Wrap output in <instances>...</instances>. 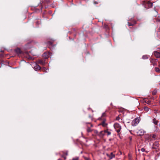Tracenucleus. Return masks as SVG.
<instances>
[{
	"label": "nucleus",
	"instance_id": "nucleus-1",
	"mask_svg": "<svg viewBox=\"0 0 160 160\" xmlns=\"http://www.w3.org/2000/svg\"><path fill=\"white\" fill-rule=\"evenodd\" d=\"M88 111H91L92 113H93L94 111L90 108H89L88 109ZM94 119L93 114H92L91 115H89L88 117L86 119L84 123L86 124H90L91 127H93V125L92 124V122Z\"/></svg>",
	"mask_w": 160,
	"mask_h": 160
},
{
	"label": "nucleus",
	"instance_id": "nucleus-2",
	"mask_svg": "<svg viewBox=\"0 0 160 160\" xmlns=\"http://www.w3.org/2000/svg\"><path fill=\"white\" fill-rule=\"evenodd\" d=\"M106 113L105 112H103L102 113L101 117L99 118L98 119L99 120L102 121L100 124V125H101L103 127H105L108 125V124L105 123V121H106L105 117H106Z\"/></svg>",
	"mask_w": 160,
	"mask_h": 160
},
{
	"label": "nucleus",
	"instance_id": "nucleus-3",
	"mask_svg": "<svg viewBox=\"0 0 160 160\" xmlns=\"http://www.w3.org/2000/svg\"><path fill=\"white\" fill-rule=\"evenodd\" d=\"M142 4L147 9L152 8V3L149 1H143L142 2Z\"/></svg>",
	"mask_w": 160,
	"mask_h": 160
},
{
	"label": "nucleus",
	"instance_id": "nucleus-4",
	"mask_svg": "<svg viewBox=\"0 0 160 160\" xmlns=\"http://www.w3.org/2000/svg\"><path fill=\"white\" fill-rule=\"evenodd\" d=\"M54 42V40H51L50 41H48L46 43L47 46L50 49H53L55 46V45L53 44Z\"/></svg>",
	"mask_w": 160,
	"mask_h": 160
},
{
	"label": "nucleus",
	"instance_id": "nucleus-5",
	"mask_svg": "<svg viewBox=\"0 0 160 160\" xmlns=\"http://www.w3.org/2000/svg\"><path fill=\"white\" fill-rule=\"evenodd\" d=\"M136 23L137 22L136 20L132 18H131L128 20V24L129 26H133L135 25Z\"/></svg>",
	"mask_w": 160,
	"mask_h": 160
},
{
	"label": "nucleus",
	"instance_id": "nucleus-6",
	"mask_svg": "<svg viewBox=\"0 0 160 160\" xmlns=\"http://www.w3.org/2000/svg\"><path fill=\"white\" fill-rule=\"evenodd\" d=\"M114 128L115 129L116 131L118 133L120 132L121 129V127L119 123H115L114 124Z\"/></svg>",
	"mask_w": 160,
	"mask_h": 160
},
{
	"label": "nucleus",
	"instance_id": "nucleus-7",
	"mask_svg": "<svg viewBox=\"0 0 160 160\" xmlns=\"http://www.w3.org/2000/svg\"><path fill=\"white\" fill-rule=\"evenodd\" d=\"M139 122V119L138 118H135L133 120L132 122V126H137Z\"/></svg>",
	"mask_w": 160,
	"mask_h": 160
},
{
	"label": "nucleus",
	"instance_id": "nucleus-8",
	"mask_svg": "<svg viewBox=\"0 0 160 160\" xmlns=\"http://www.w3.org/2000/svg\"><path fill=\"white\" fill-rule=\"evenodd\" d=\"M51 54L50 52H45L42 54V57L45 59H48L51 55Z\"/></svg>",
	"mask_w": 160,
	"mask_h": 160
},
{
	"label": "nucleus",
	"instance_id": "nucleus-9",
	"mask_svg": "<svg viewBox=\"0 0 160 160\" xmlns=\"http://www.w3.org/2000/svg\"><path fill=\"white\" fill-rule=\"evenodd\" d=\"M151 63H152L153 65H157V62L158 60L157 59H155L153 58H151L150 59Z\"/></svg>",
	"mask_w": 160,
	"mask_h": 160
},
{
	"label": "nucleus",
	"instance_id": "nucleus-10",
	"mask_svg": "<svg viewBox=\"0 0 160 160\" xmlns=\"http://www.w3.org/2000/svg\"><path fill=\"white\" fill-rule=\"evenodd\" d=\"M159 146V142L158 141H156L153 144L152 147V148L154 149H157Z\"/></svg>",
	"mask_w": 160,
	"mask_h": 160
},
{
	"label": "nucleus",
	"instance_id": "nucleus-11",
	"mask_svg": "<svg viewBox=\"0 0 160 160\" xmlns=\"http://www.w3.org/2000/svg\"><path fill=\"white\" fill-rule=\"evenodd\" d=\"M145 132L143 130L141 129L137 132V134L138 136H142Z\"/></svg>",
	"mask_w": 160,
	"mask_h": 160
},
{
	"label": "nucleus",
	"instance_id": "nucleus-12",
	"mask_svg": "<svg viewBox=\"0 0 160 160\" xmlns=\"http://www.w3.org/2000/svg\"><path fill=\"white\" fill-rule=\"evenodd\" d=\"M106 155L110 159H112V158H115V155L113 154V152H111L110 154L107 153L106 154Z\"/></svg>",
	"mask_w": 160,
	"mask_h": 160
},
{
	"label": "nucleus",
	"instance_id": "nucleus-13",
	"mask_svg": "<svg viewBox=\"0 0 160 160\" xmlns=\"http://www.w3.org/2000/svg\"><path fill=\"white\" fill-rule=\"evenodd\" d=\"M15 52L18 55L23 53V52L19 48L16 49Z\"/></svg>",
	"mask_w": 160,
	"mask_h": 160
},
{
	"label": "nucleus",
	"instance_id": "nucleus-14",
	"mask_svg": "<svg viewBox=\"0 0 160 160\" xmlns=\"http://www.w3.org/2000/svg\"><path fill=\"white\" fill-rule=\"evenodd\" d=\"M153 54L156 58H160V52L157 51H154L153 52Z\"/></svg>",
	"mask_w": 160,
	"mask_h": 160
},
{
	"label": "nucleus",
	"instance_id": "nucleus-15",
	"mask_svg": "<svg viewBox=\"0 0 160 160\" xmlns=\"http://www.w3.org/2000/svg\"><path fill=\"white\" fill-rule=\"evenodd\" d=\"M105 132H104V130L102 131L99 133L98 134V135L100 137H102L105 135Z\"/></svg>",
	"mask_w": 160,
	"mask_h": 160
},
{
	"label": "nucleus",
	"instance_id": "nucleus-16",
	"mask_svg": "<svg viewBox=\"0 0 160 160\" xmlns=\"http://www.w3.org/2000/svg\"><path fill=\"white\" fill-rule=\"evenodd\" d=\"M34 69L35 70L38 71L39 70H40L41 67L38 64H36V65L34 67Z\"/></svg>",
	"mask_w": 160,
	"mask_h": 160
},
{
	"label": "nucleus",
	"instance_id": "nucleus-17",
	"mask_svg": "<svg viewBox=\"0 0 160 160\" xmlns=\"http://www.w3.org/2000/svg\"><path fill=\"white\" fill-rule=\"evenodd\" d=\"M38 63L41 65H44L45 64V62L43 60H39L38 61Z\"/></svg>",
	"mask_w": 160,
	"mask_h": 160
},
{
	"label": "nucleus",
	"instance_id": "nucleus-18",
	"mask_svg": "<svg viewBox=\"0 0 160 160\" xmlns=\"http://www.w3.org/2000/svg\"><path fill=\"white\" fill-rule=\"evenodd\" d=\"M104 132L105 133H107L108 136H109L111 135V132L108 131V129H106L104 130Z\"/></svg>",
	"mask_w": 160,
	"mask_h": 160
},
{
	"label": "nucleus",
	"instance_id": "nucleus-19",
	"mask_svg": "<svg viewBox=\"0 0 160 160\" xmlns=\"http://www.w3.org/2000/svg\"><path fill=\"white\" fill-rule=\"evenodd\" d=\"M87 132H91L92 131V130L91 129L90 127H89L88 125L87 126Z\"/></svg>",
	"mask_w": 160,
	"mask_h": 160
},
{
	"label": "nucleus",
	"instance_id": "nucleus-20",
	"mask_svg": "<svg viewBox=\"0 0 160 160\" xmlns=\"http://www.w3.org/2000/svg\"><path fill=\"white\" fill-rule=\"evenodd\" d=\"M153 122L155 124L158 125V121L156 120V119L154 118L153 119Z\"/></svg>",
	"mask_w": 160,
	"mask_h": 160
},
{
	"label": "nucleus",
	"instance_id": "nucleus-21",
	"mask_svg": "<svg viewBox=\"0 0 160 160\" xmlns=\"http://www.w3.org/2000/svg\"><path fill=\"white\" fill-rule=\"evenodd\" d=\"M142 58L143 59H145L148 58V57L147 55H143L142 57Z\"/></svg>",
	"mask_w": 160,
	"mask_h": 160
},
{
	"label": "nucleus",
	"instance_id": "nucleus-22",
	"mask_svg": "<svg viewBox=\"0 0 160 160\" xmlns=\"http://www.w3.org/2000/svg\"><path fill=\"white\" fill-rule=\"evenodd\" d=\"M155 71L158 72H160V69L157 67L155 68Z\"/></svg>",
	"mask_w": 160,
	"mask_h": 160
},
{
	"label": "nucleus",
	"instance_id": "nucleus-23",
	"mask_svg": "<svg viewBox=\"0 0 160 160\" xmlns=\"http://www.w3.org/2000/svg\"><path fill=\"white\" fill-rule=\"evenodd\" d=\"M50 2V0H44L43 2L44 3H48Z\"/></svg>",
	"mask_w": 160,
	"mask_h": 160
},
{
	"label": "nucleus",
	"instance_id": "nucleus-24",
	"mask_svg": "<svg viewBox=\"0 0 160 160\" xmlns=\"http://www.w3.org/2000/svg\"><path fill=\"white\" fill-rule=\"evenodd\" d=\"M144 110L146 112H148L149 110V108L147 107H145L144 108Z\"/></svg>",
	"mask_w": 160,
	"mask_h": 160
},
{
	"label": "nucleus",
	"instance_id": "nucleus-25",
	"mask_svg": "<svg viewBox=\"0 0 160 160\" xmlns=\"http://www.w3.org/2000/svg\"><path fill=\"white\" fill-rule=\"evenodd\" d=\"M157 91L156 90H154L152 92V94L153 95H155L156 93H157Z\"/></svg>",
	"mask_w": 160,
	"mask_h": 160
},
{
	"label": "nucleus",
	"instance_id": "nucleus-26",
	"mask_svg": "<svg viewBox=\"0 0 160 160\" xmlns=\"http://www.w3.org/2000/svg\"><path fill=\"white\" fill-rule=\"evenodd\" d=\"M79 158L78 157H75L74 158H73L72 160H79Z\"/></svg>",
	"mask_w": 160,
	"mask_h": 160
},
{
	"label": "nucleus",
	"instance_id": "nucleus-27",
	"mask_svg": "<svg viewBox=\"0 0 160 160\" xmlns=\"http://www.w3.org/2000/svg\"><path fill=\"white\" fill-rule=\"evenodd\" d=\"M40 23V22L39 21H37L36 22V25L38 27Z\"/></svg>",
	"mask_w": 160,
	"mask_h": 160
},
{
	"label": "nucleus",
	"instance_id": "nucleus-28",
	"mask_svg": "<svg viewBox=\"0 0 160 160\" xmlns=\"http://www.w3.org/2000/svg\"><path fill=\"white\" fill-rule=\"evenodd\" d=\"M145 102L147 103L148 104H150V102H151L150 101L148 100H146L145 101Z\"/></svg>",
	"mask_w": 160,
	"mask_h": 160
},
{
	"label": "nucleus",
	"instance_id": "nucleus-29",
	"mask_svg": "<svg viewBox=\"0 0 160 160\" xmlns=\"http://www.w3.org/2000/svg\"><path fill=\"white\" fill-rule=\"evenodd\" d=\"M83 157L85 160H90V158L88 157H86L84 156H83Z\"/></svg>",
	"mask_w": 160,
	"mask_h": 160
},
{
	"label": "nucleus",
	"instance_id": "nucleus-30",
	"mask_svg": "<svg viewBox=\"0 0 160 160\" xmlns=\"http://www.w3.org/2000/svg\"><path fill=\"white\" fill-rule=\"evenodd\" d=\"M94 133L96 134H97V135H98V134L99 133L98 132V131L96 130H94Z\"/></svg>",
	"mask_w": 160,
	"mask_h": 160
},
{
	"label": "nucleus",
	"instance_id": "nucleus-31",
	"mask_svg": "<svg viewBox=\"0 0 160 160\" xmlns=\"http://www.w3.org/2000/svg\"><path fill=\"white\" fill-rule=\"evenodd\" d=\"M27 58L29 59H32V57L30 56L29 55H28L27 57Z\"/></svg>",
	"mask_w": 160,
	"mask_h": 160
},
{
	"label": "nucleus",
	"instance_id": "nucleus-32",
	"mask_svg": "<svg viewBox=\"0 0 160 160\" xmlns=\"http://www.w3.org/2000/svg\"><path fill=\"white\" fill-rule=\"evenodd\" d=\"M141 151L142 152H147L146 151H145V149H144V148H142L141 149Z\"/></svg>",
	"mask_w": 160,
	"mask_h": 160
},
{
	"label": "nucleus",
	"instance_id": "nucleus-33",
	"mask_svg": "<svg viewBox=\"0 0 160 160\" xmlns=\"http://www.w3.org/2000/svg\"><path fill=\"white\" fill-rule=\"evenodd\" d=\"M120 119V117L119 116H118L116 118V120H119Z\"/></svg>",
	"mask_w": 160,
	"mask_h": 160
},
{
	"label": "nucleus",
	"instance_id": "nucleus-34",
	"mask_svg": "<svg viewBox=\"0 0 160 160\" xmlns=\"http://www.w3.org/2000/svg\"><path fill=\"white\" fill-rule=\"evenodd\" d=\"M152 137L153 138H156V135H153Z\"/></svg>",
	"mask_w": 160,
	"mask_h": 160
},
{
	"label": "nucleus",
	"instance_id": "nucleus-35",
	"mask_svg": "<svg viewBox=\"0 0 160 160\" xmlns=\"http://www.w3.org/2000/svg\"><path fill=\"white\" fill-rule=\"evenodd\" d=\"M156 21L157 22H160V19L157 18L156 19Z\"/></svg>",
	"mask_w": 160,
	"mask_h": 160
},
{
	"label": "nucleus",
	"instance_id": "nucleus-36",
	"mask_svg": "<svg viewBox=\"0 0 160 160\" xmlns=\"http://www.w3.org/2000/svg\"><path fill=\"white\" fill-rule=\"evenodd\" d=\"M129 139L131 141L132 139V138L131 137H129Z\"/></svg>",
	"mask_w": 160,
	"mask_h": 160
},
{
	"label": "nucleus",
	"instance_id": "nucleus-37",
	"mask_svg": "<svg viewBox=\"0 0 160 160\" xmlns=\"http://www.w3.org/2000/svg\"><path fill=\"white\" fill-rule=\"evenodd\" d=\"M118 136L120 137V133L119 132V133H118Z\"/></svg>",
	"mask_w": 160,
	"mask_h": 160
},
{
	"label": "nucleus",
	"instance_id": "nucleus-38",
	"mask_svg": "<svg viewBox=\"0 0 160 160\" xmlns=\"http://www.w3.org/2000/svg\"><path fill=\"white\" fill-rule=\"evenodd\" d=\"M158 63L159 64V65H158V66L160 68V62H158Z\"/></svg>",
	"mask_w": 160,
	"mask_h": 160
},
{
	"label": "nucleus",
	"instance_id": "nucleus-39",
	"mask_svg": "<svg viewBox=\"0 0 160 160\" xmlns=\"http://www.w3.org/2000/svg\"><path fill=\"white\" fill-rule=\"evenodd\" d=\"M94 3L95 4H98V3L97 2H94Z\"/></svg>",
	"mask_w": 160,
	"mask_h": 160
},
{
	"label": "nucleus",
	"instance_id": "nucleus-40",
	"mask_svg": "<svg viewBox=\"0 0 160 160\" xmlns=\"http://www.w3.org/2000/svg\"><path fill=\"white\" fill-rule=\"evenodd\" d=\"M137 19L138 21H141V19H138L137 18Z\"/></svg>",
	"mask_w": 160,
	"mask_h": 160
},
{
	"label": "nucleus",
	"instance_id": "nucleus-41",
	"mask_svg": "<svg viewBox=\"0 0 160 160\" xmlns=\"http://www.w3.org/2000/svg\"><path fill=\"white\" fill-rule=\"evenodd\" d=\"M42 7H41V8H40V10H41V11L42 10Z\"/></svg>",
	"mask_w": 160,
	"mask_h": 160
},
{
	"label": "nucleus",
	"instance_id": "nucleus-42",
	"mask_svg": "<svg viewBox=\"0 0 160 160\" xmlns=\"http://www.w3.org/2000/svg\"><path fill=\"white\" fill-rule=\"evenodd\" d=\"M138 151H140V149H138Z\"/></svg>",
	"mask_w": 160,
	"mask_h": 160
},
{
	"label": "nucleus",
	"instance_id": "nucleus-43",
	"mask_svg": "<svg viewBox=\"0 0 160 160\" xmlns=\"http://www.w3.org/2000/svg\"><path fill=\"white\" fill-rule=\"evenodd\" d=\"M158 62H160V60H159V61H158Z\"/></svg>",
	"mask_w": 160,
	"mask_h": 160
},
{
	"label": "nucleus",
	"instance_id": "nucleus-44",
	"mask_svg": "<svg viewBox=\"0 0 160 160\" xmlns=\"http://www.w3.org/2000/svg\"><path fill=\"white\" fill-rule=\"evenodd\" d=\"M73 30L75 31V29H73Z\"/></svg>",
	"mask_w": 160,
	"mask_h": 160
},
{
	"label": "nucleus",
	"instance_id": "nucleus-45",
	"mask_svg": "<svg viewBox=\"0 0 160 160\" xmlns=\"http://www.w3.org/2000/svg\"><path fill=\"white\" fill-rule=\"evenodd\" d=\"M66 155H68L67 153H66Z\"/></svg>",
	"mask_w": 160,
	"mask_h": 160
},
{
	"label": "nucleus",
	"instance_id": "nucleus-46",
	"mask_svg": "<svg viewBox=\"0 0 160 160\" xmlns=\"http://www.w3.org/2000/svg\"><path fill=\"white\" fill-rule=\"evenodd\" d=\"M109 140H110V141H111V139H109Z\"/></svg>",
	"mask_w": 160,
	"mask_h": 160
},
{
	"label": "nucleus",
	"instance_id": "nucleus-47",
	"mask_svg": "<svg viewBox=\"0 0 160 160\" xmlns=\"http://www.w3.org/2000/svg\"><path fill=\"white\" fill-rule=\"evenodd\" d=\"M60 160V159H58V160Z\"/></svg>",
	"mask_w": 160,
	"mask_h": 160
}]
</instances>
